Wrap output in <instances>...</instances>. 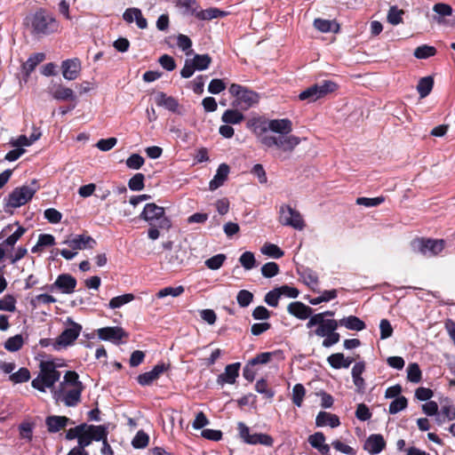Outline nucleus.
Instances as JSON below:
<instances>
[{
    "mask_svg": "<svg viewBox=\"0 0 455 455\" xmlns=\"http://www.w3.org/2000/svg\"><path fill=\"white\" fill-rule=\"evenodd\" d=\"M291 131L292 123L290 119H272L267 122V126L262 127L256 135L265 148L279 149L281 153L278 154V157L284 159L282 153H291L301 141L299 137L290 134Z\"/></svg>",
    "mask_w": 455,
    "mask_h": 455,
    "instance_id": "obj_1",
    "label": "nucleus"
},
{
    "mask_svg": "<svg viewBox=\"0 0 455 455\" xmlns=\"http://www.w3.org/2000/svg\"><path fill=\"white\" fill-rule=\"evenodd\" d=\"M84 385L76 371H68L63 377L59 387L52 391L57 403L61 402L68 407H74L81 401Z\"/></svg>",
    "mask_w": 455,
    "mask_h": 455,
    "instance_id": "obj_2",
    "label": "nucleus"
},
{
    "mask_svg": "<svg viewBox=\"0 0 455 455\" xmlns=\"http://www.w3.org/2000/svg\"><path fill=\"white\" fill-rule=\"evenodd\" d=\"M60 366L54 360H42L39 363V373L31 382L32 387L40 392L52 388L60 379V372L57 370Z\"/></svg>",
    "mask_w": 455,
    "mask_h": 455,
    "instance_id": "obj_3",
    "label": "nucleus"
},
{
    "mask_svg": "<svg viewBox=\"0 0 455 455\" xmlns=\"http://www.w3.org/2000/svg\"><path fill=\"white\" fill-rule=\"evenodd\" d=\"M29 21L34 35L47 36L57 33L60 28V22L44 9L36 11L29 18Z\"/></svg>",
    "mask_w": 455,
    "mask_h": 455,
    "instance_id": "obj_4",
    "label": "nucleus"
},
{
    "mask_svg": "<svg viewBox=\"0 0 455 455\" xmlns=\"http://www.w3.org/2000/svg\"><path fill=\"white\" fill-rule=\"evenodd\" d=\"M140 217L150 226L157 225L159 228L166 230L172 228V221L165 215L164 208L154 203L147 204Z\"/></svg>",
    "mask_w": 455,
    "mask_h": 455,
    "instance_id": "obj_5",
    "label": "nucleus"
},
{
    "mask_svg": "<svg viewBox=\"0 0 455 455\" xmlns=\"http://www.w3.org/2000/svg\"><path fill=\"white\" fill-rule=\"evenodd\" d=\"M445 246L443 239H425L417 238L411 243V250L416 253H420L425 257L430 258L438 255Z\"/></svg>",
    "mask_w": 455,
    "mask_h": 455,
    "instance_id": "obj_6",
    "label": "nucleus"
},
{
    "mask_svg": "<svg viewBox=\"0 0 455 455\" xmlns=\"http://www.w3.org/2000/svg\"><path fill=\"white\" fill-rule=\"evenodd\" d=\"M64 323L65 329L53 343V347L56 350L71 346L79 337L83 329L82 325L74 322L71 317H68Z\"/></svg>",
    "mask_w": 455,
    "mask_h": 455,
    "instance_id": "obj_7",
    "label": "nucleus"
},
{
    "mask_svg": "<svg viewBox=\"0 0 455 455\" xmlns=\"http://www.w3.org/2000/svg\"><path fill=\"white\" fill-rule=\"evenodd\" d=\"M38 189V185L34 180L30 185L18 187L8 196L7 206L18 208L26 204L34 196Z\"/></svg>",
    "mask_w": 455,
    "mask_h": 455,
    "instance_id": "obj_8",
    "label": "nucleus"
},
{
    "mask_svg": "<svg viewBox=\"0 0 455 455\" xmlns=\"http://www.w3.org/2000/svg\"><path fill=\"white\" fill-rule=\"evenodd\" d=\"M337 89V84L331 80H324L315 84L301 92L299 95L300 100L314 102Z\"/></svg>",
    "mask_w": 455,
    "mask_h": 455,
    "instance_id": "obj_9",
    "label": "nucleus"
},
{
    "mask_svg": "<svg viewBox=\"0 0 455 455\" xmlns=\"http://www.w3.org/2000/svg\"><path fill=\"white\" fill-rule=\"evenodd\" d=\"M229 92L235 97V105L241 109L246 110L259 101V94L237 84H232Z\"/></svg>",
    "mask_w": 455,
    "mask_h": 455,
    "instance_id": "obj_10",
    "label": "nucleus"
},
{
    "mask_svg": "<svg viewBox=\"0 0 455 455\" xmlns=\"http://www.w3.org/2000/svg\"><path fill=\"white\" fill-rule=\"evenodd\" d=\"M278 220L283 226L291 227L297 230H302L306 226L300 212L290 204L280 206Z\"/></svg>",
    "mask_w": 455,
    "mask_h": 455,
    "instance_id": "obj_11",
    "label": "nucleus"
},
{
    "mask_svg": "<svg viewBox=\"0 0 455 455\" xmlns=\"http://www.w3.org/2000/svg\"><path fill=\"white\" fill-rule=\"evenodd\" d=\"M84 428L80 433L78 446L85 448L89 446L92 441H100L108 437V427L103 425L94 426L84 423Z\"/></svg>",
    "mask_w": 455,
    "mask_h": 455,
    "instance_id": "obj_12",
    "label": "nucleus"
},
{
    "mask_svg": "<svg viewBox=\"0 0 455 455\" xmlns=\"http://www.w3.org/2000/svg\"><path fill=\"white\" fill-rule=\"evenodd\" d=\"M237 430L240 438L248 444L256 445L261 444L267 447H271L274 444V439L272 436L262 433L251 434L249 427L243 422L237 423Z\"/></svg>",
    "mask_w": 455,
    "mask_h": 455,
    "instance_id": "obj_13",
    "label": "nucleus"
},
{
    "mask_svg": "<svg viewBox=\"0 0 455 455\" xmlns=\"http://www.w3.org/2000/svg\"><path fill=\"white\" fill-rule=\"evenodd\" d=\"M314 326H317L314 333L318 337L324 338L330 332H332V331H336L339 323L338 321L334 319H323L321 315H311L307 323V327L311 329Z\"/></svg>",
    "mask_w": 455,
    "mask_h": 455,
    "instance_id": "obj_14",
    "label": "nucleus"
},
{
    "mask_svg": "<svg viewBox=\"0 0 455 455\" xmlns=\"http://www.w3.org/2000/svg\"><path fill=\"white\" fill-rule=\"evenodd\" d=\"M76 279L69 274L60 275L55 282L52 283L47 289L53 292L58 290L64 294H71L75 291L76 286Z\"/></svg>",
    "mask_w": 455,
    "mask_h": 455,
    "instance_id": "obj_15",
    "label": "nucleus"
},
{
    "mask_svg": "<svg viewBox=\"0 0 455 455\" xmlns=\"http://www.w3.org/2000/svg\"><path fill=\"white\" fill-rule=\"evenodd\" d=\"M62 243L67 244L68 247H70L72 250L76 251L78 250L93 248L96 244V241L92 236L89 235H76L66 239Z\"/></svg>",
    "mask_w": 455,
    "mask_h": 455,
    "instance_id": "obj_16",
    "label": "nucleus"
},
{
    "mask_svg": "<svg viewBox=\"0 0 455 455\" xmlns=\"http://www.w3.org/2000/svg\"><path fill=\"white\" fill-rule=\"evenodd\" d=\"M50 94L56 100L60 101H76V95L75 92L60 84H53L50 90Z\"/></svg>",
    "mask_w": 455,
    "mask_h": 455,
    "instance_id": "obj_17",
    "label": "nucleus"
},
{
    "mask_svg": "<svg viewBox=\"0 0 455 455\" xmlns=\"http://www.w3.org/2000/svg\"><path fill=\"white\" fill-rule=\"evenodd\" d=\"M166 370L167 367L164 363H158L155 365L151 371L140 374L137 378V380L141 386H149L155 380H156Z\"/></svg>",
    "mask_w": 455,
    "mask_h": 455,
    "instance_id": "obj_18",
    "label": "nucleus"
},
{
    "mask_svg": "<svg viewBox=\"0 0 455 455\" xmlns=\"http://www.w3.org/2000/svg\"><path fill=\"white\" fill-rule=\"evenodd\" d=\"M240 363H235L226 366L223 373L217 378V383L220 386L224 384H234L239 376Z\"/></svg>",
    "mask_w": 455,
    "mask_h": 455,
    "instance_id": "obj_19",
    "label": "nucleus"
},
{
    "mask_svg": "<svg viewBox=\"0 0 455 455\" xmlns=\"http://www.w3.org/2000/svg\"><path fill=\"white\" fill-rule=\"evenodd\" d=\"M61 68L65 79L68 81L75 80L80 73V60L78 59L66 60L62 62Z\"/></svg>",
    "mask_w": 455,
    "mask_h": 455,
    "instance_id": "obj_20",
    "label": "nucleus"
},
{
    "mask_svg": "<svg viewBox=\"0 0 455 455\" xmlns=\"http://www.w3.org/2000/svg\"><path fill=\"white\" fill-rule=\"evenodd\" d=\"M98 336L100 339L118 343L125 336V332L121 327H104L98 330Z\"/></svg>",
    "mask_w": 455,
    "mask_h": 455,
    "instance_id": "obj_21",
    "label": "nucleus"
},
{
    "mask_svg": "<svg viewBox=\"0 0 455 455\" xmlns=\"http://www.w3.org/2000/svg\"><path fill=\"white\" fill-rule=\"evenodd\" d=\"M123 19L127 23H132L133 21H135L136 25L140 29H145L148 27V21L143 17L140 9L136 7H131L126 9L123 14Z\"/></svg>",
    "mask_w": 455,
    "mask_h": 455,
    "instance_id": "obj_22",
    "label": "nucleus"
},
{
    "mask_svg": "<svg viewBox=\"0 0 455 455\" xmlns=\"http://www.w3.org/2000/svg\"><path fill=\"white\" fill-rule=\"evenodd\" d=\"M386 446V442L381 435H371L365 443L364 450L370 454L375 455L380 453Z\"/></svg>",
    "mask_w": 455,
    "mask_h": 455,
    "instance_id": "obj_23",
    "label": "nucleus"
},
{
    "mask_svg": "<svg viewBox=\"0 0 455 455\" xmlns=\"http://www.w3.org/2000/svg\"><path fill=\"white\" fill-rule=\"evenodd\" d=\"M287 311L300 320L310 318L312 314V308L300 301L291 302L287 307Z\"/></svg>",
    "mask_w": 455,
    "mask_h": 455,
    "instance_id": "obj_24",
    "label": "nucleus"
},
{
    "mask_svg": "<svg viewBox=\"0 0 455 455\" xmlns=\"http://www.w3.org/2000/svg\"><path fill=\"white\" fill-rule=\"evenodd\" d=\"M45 60V54L38 52L31 55L27 61L22 64V73L24 80L27 81L36 67Z\"/></svg>",
    "mask_w": 455,
    "mask_h": 455,
    "instance_id": "obj_25",
    "label": "nucleus"
},
{
    "mask_svg": "<svg viewBox=\"0 0 455 455\" xmlns=\"http://www.w3.org/2000/svg\"><path fill=\"white\" fill-rule=\"evenodd\" d=\"M309 444L322 455H329L330 446L325 443V436L322 432H316L308 436Z\"/></svg>",
    "mask_w": 455,
    "mask_h": 455,
    "instance_id": "obj_26",
    "label": "nucleus"
},
{
    "mask_svg": "<svg viewBox=\"0 0 455 455\" xmlns=\"http://www.w3.org/2000/svg\"><path fill=\"white\" fill-rule=\"evenodd\" d=\"M229 173V166L226 164H221L219 165L216 174L213 179L210 181L209 188L211 190H215L218 188L221 187L225 180L228 179Z\"/></svg>",
    "mask_w": 455,
    "mask_h": 455,
    "instance_id": "obj_27",
    "label": "nucleus"
},
{
    "mask_svg": "<svg viewBox=\"0 0 455 455\" xmlns=\"http://www.w3.org/2000/svg\"><path fill=\"white\" fill-rule=\"evenodd\" d=\"M455 419V406L449 401L442 404L440 411L435 418L437 424L441 425L445 421Z\"/></svg>",
    "mask_w": 455,
    "mask_h": 455,
    "instance_id": "obj_28",
    "label": "nucleus"
},
{
    "mask_svg": "<svg viewBox=\"0 0 455 455\" xmlns=\"http://www.w3.org/2000/svg\"><path fill=\"white\" fill-rule=\"evenodd\" d=\"M340 424L339 419L337 415L326 411H320L315 419V425L318 427L330 426L331 427H337Z\"/></svg>",
    "mask_w": 455,
    "mask_h": 455,
    "instance_id": "obj_29",
    "label": "nucleus"
},
{
    "mask_svg": "<svg viewBox=\"0 0 455 455\" xmlns=\"http://www.w3.org/2000/svg\"><path fill=\"white\" fill-rule=\"evenodd\" d=\"M68 421L69 419L65 416H49L45 419V424L50 433H57L64 428Z\"/></svg>",
    "mask_w": 455,
    "mask_h": 455,
    "instance_id": "obj_30",
    "label": "nucleus"
},
{
    "mask_svg": "<svg viewBox=\"0 0 455 455\" xmlns=\"http://www.w3.org/2000/svg\"><path fill=\"white\" fill-rule=\"evenodd\" d=\"M155 101L158 106L164 107V108L172 112H175L179 107L178 100L175 98L168 96L167 94L162 92H158L156 95Z\"/></svg>",
    "mask_w": 455,
    "mask_h": 455,
    "instance_id": "obj_31",
    "label": "nucleus"
},
{
    "mask_svg": "<svg viewBox=\"0 0 455 455\" xmlns=\"http://www.w3.org/2000/svg\"><path fill=\"white\" fill-rule=\"evenodd\" d=\"M339 325L347 328L351 331H363L365 329L366 325L363 321L355 315H349L340 319L338 322Z\"/></svg>",
    "mask_w": 455,
    "mask_h": 455,
    "instance_id": "obj_32",
    "label": "nucleus"
},
{
    "mask_svg": "<svg viewBox=\"0 0 455 455\" xmlns=\"http://www.w3.org/2000/svg\"><path fill=\"white\" fill-rule=\"evenodd\" d=\"M364 369L365 365L363 362L356 363L352 368L353 382L358 390L364 388V379L362 378Z\"/></svg>",
    "mask_w": 455,
    "mask_h": 455,
    "instance_id": "obj_33",
    "label": "nucleus"
},
{
    "mask_svg": "<svg viewBox=\"0 0 455 455\" xmlns=\"http://www.w3.org/2000/svg\"><path fill=\"white\" fill-rule=\"evenodd\" d=\"M243 119L244 116L236 109H227L221 116V121L228 124H240Z\"/></svg>",
    "mask_w": 455,
    "mask_h": 455,
    "instance_id": "obj_34",
    "label": "nucleus"
},
{
    "mask_svg": "<svg viewBox=\"0 0 455 455\" xmlns=\"http://www.w3.org/2000/svg\"><path fill=\"white\" fill-rule=\"evenodd\" d=\"M24 345V339L21 334H16L7 339L4 344V348L9 352H17Z\"/></svg>",
    "mask_w": 455,
    "mask_h": 455,
    "instance_id": "obj_35",
    "label": "nucleus"
},
{
    "mask_svg": "<svg viewBox=\"0 0 455 455\" xmlns=\"http://www.w3.org/2000/svg\"><path fill=\"white\" fill-rule=\"evenodd\" d=\"M185 291V288L182 285H179L176 287L167 286L157 291L156 297L157 299H164L167 296H172L173 298H177L180 296Z\"/></svg>",
    "mask_w": 455,
    "mask_h": 455,
    "instance_id": "obj_36",
    "label": "nucleus"
},
{
    "mask_svg": "<svg viewBox=\"0 0 455 455\" xmlns=\"http://www.w3.org/2000/svg\"><path fill=\"white\" fill-rule=\"evenodd\" d=\"M299 275L305 284L308 287L314 288L318 285V275L315 271L310 268H305Z\"/></svg>",
    "mask_w": 455,
    "mask_h": 455,
    "instance_id": "obj_37",
    "label": "nucleus"
},
{
    "mask_svg": "<svg viewBox=\"0 0 455 455\" xmlns=\"http://www.w3.org/2000/svg\"><path fill=\"white\" fill-rule=\"evenodd\" d=\"M434 80L430 76H426L419 81L417 91L420 98L427 97L433 89Z\"/></svg>",
    "mask_w": 455,
    "mask_h": 455,
    "instance_id": "obj_38",
    "label": "nucleus"
},
{
    "mask_svg": "<svg viewBox=\"0 0 455 455\" xmlns=\"http://www.w3.org/2000/svg\"><path fill=\"white\" fill-rule=\"evenodd\" d=\"M314 27L323 33L336 32L338 30V25L335 22L323 19H315L314 20Z\"/></svg>",
    "mask_w": 455,
    "mask_h": 455,
    "instance_id": "obj_39",
    "label": "nucleus"
},
{
    "mask_svg": "<svg viewBox=\"0 0 455 455\" xmlns=\"http://www.w3.org/2000/svg\"><path fill=\"white\" fill-rule=\"evenodd\" d=\"M433 10L438 15L434 17V19L438 23H441L443 21V17L451 16L452 14L451 6L446 4H435L433 7Z\"/></svg>",
    "mask_w": 455,
    "mask_h": 455,
    "instance_id": "obj_40",
    "label": "nucleus"
},
{
    "mask_svg": "<svg viewBox=\"0 0 455 455\" xmlns=\"http://www.w3.org/2000/svg\"><path fill=\"white\" fill-rule=\"evenodd\" d=\"M134 298L135 297L132 293H125L120 296H116L110 299L108 306L112 309L119 308L122 306L132 301Z\"/></svg>",
    "mask_w": 455,
    "mask_h": 455,
    "instance_id": "obj_41",
    "label": "nucleus"
},
{
    "mask_svg": "<svg viewBox=\"0 0 455 455\" xmlns=\"http://www.w3.org/2000/svg\"><path fill=\"white\" fill-rule=\"evenodd\" d=\"M197 70H205L209 68L212 58L208 54H196L191 60Z\"/></svg>",
    "mask_w": 455,
    "mask_h": 455,
    "instance_id": "obj_42",
    "label": "nucleus"
},
{
    "mask_svg": "<svg viewBox=\"0 0 455 455\" xmlns=\"http://www.w3.org/2000/svg\"><path fill=\"white\" fill-rule=\"evenodd\" d=\"M260 251L262 254L274 259H280L283 255V251L277 245L269 243H265L261 247Z\"/></svg>",
    "mask_w": 455,
    "mask_h": 455,
    "instance_id": "obj_43",
    "label": "nucleus"
},
{
    "mask_svg": "<svg viewBox=\"0 0 455 455\" xmlns=\"http://www.w3.org/2000/svg\"><path fill=\"white\" fill-rule=\"evenodd\" d=\"M337 296L338 292L337 290L335 289L323 291L320 296L310 299L309 303L311 305H318L322 302H328L331 299H334L335 298H337Z\"/></svg>",
    "mask_w": 455,
    "mask_h": 455,
    "instance_id": "obj_44",
    "label": "nucleus"
},
{
    "mask_svg": "<svg viewBox=\"0 0 455 455\" xmlns=\"http://www.w3.org/2000/svg\"><path fill=\"white\" fill-rule=\"evenodd\" d=\"M30 379V372L27 368H20L16 372L9 376V379L14 384L23 383L28 381Z\"/></svg>",
    "mask_w": 455,
    "mask_h": 455,
    "instance_id": "obj_45",
    "label": "nucleus"
},
{
    "mask_svg": "<svg viewBox=\"0 0 455 455\" xmlns=\"http://www.w3.org/2000/svg\"><path fill=\"white\" fill-rule=\"evenodd\" d=\"M305 395L306 389L304 386L302 384H296L292 388L291 400L293 403L298 407H301Z\"/></svg>",
    "mask_w": 455,
    "mask_h": 455,
    "instance_id": "obj_46",
    "label": "nucleus"
},
{
    "mask_svg": "<svg viewBox=\"0 0 455 455\" xmlns=\"http://www.w3.org/2000/svg\"><path fill=\"white\" fill-rule=\"evenodd\" d=\"M227 257L225 254L220 253L211 257L204 261L205 266L212 270H218L225 262Z\"/></svg>",
    "mask_w": 455,
    "mask_h": 455,
    "instance_id": "obj_47",
    "label": "nucleus"
},
{
    "mask_svg": "<svg viewBox=\"0 0 455 455\" xmlns=\"http://www.w3.org/2000/svg\"><path fill=\"white\" fill-rule=\"evenodd\" d=\"M407 379L413 383H419L421 380V371L418 363H412L408 365Z\"/></svg>",
    "mask_w": 455,
    "mask_h": 455,
    "instance_id": "obj_48",
    "label": "nucleus"
},
{
    "mask_svg": "<svg viewBox=\"0 0 455 455\" xmlns=\"http://www.w3.org/2000/svg\"><path fill=\"white\" fill-rule=\"evenodd\" d=\"M239 262L246 270H251L256 267V259L251 251L243 252L239 258Z\"/></svg>",
    "mask_w": 455,
    "mask_h": 455,
    "instance_id": "obj_49",
    "label": "nucleus"
},
{
    "mask_svg": "<svg viewBox=\"0 0 455 455\" xmlns=\"http://www.w3.org/2000/svg\"><path fill=\"white\" fill-rule=\"evenodd\" d=\"M436 50L435 47L426 44L417 47L414 51V56L417 59H427L434 56Z\"/></svg>",
    "mask_w": 455,
    "mask_h": 455,
    "instance_id": "obj_50",
    "label": "nucleus"
},
{
    "mask_svg": "<svg viewBox=\"0 0 455 455\" xmlns=\"http://www.w3.org/2000/svg\"><path fill=\"white\" fill-rule=\"evenodd\" d=\"M0 310L14 312L16 310V299L14 296L8 294L0 299Z\"/></svg>",
    "mask_w": 455,
    "mask_h": 455,
    "instance_id": "obj_51",
    "label": "nucleus"
},
{
    "mask_svg": "<svg viewBox=\"0 0 455 455\" xmlns=\"http://www.w3.org/2000/svg\"><path fill=\"white\" fill-rule=\"evenodd\" d=\"M408 402L404 396L396 397L389 405V413L396 414L407 407Z\"/></svg>",
    "mask_w": 455,
    "mask_h": 455,
    "instance_id": "obj_52",
    "label": "nucleus"
},
{
    "mask_svg": "<svg viewBox=\"0 0 455 455\" xmlns=\"http://www.w3.org/2000/svg\"><path fill=\"white\" fill-rule=\"evenodd\" d=\"M144 180L145 177L142 173H136L128 182L129 188L132 191L142 190L144 188Z\"/></svg>",
    "mask_w": 455,
    "mask_h": 455,
    "instance_id": "obj_53",
    "label": "nucleus"
},
{
    "mask_svg": "<svg viewBox=\"0 0 455 455\" xmlns=\"http://www.w3.org/2000/svg\"><path fill=\"white\" fill-rule=\"evenodd\" d=\"M385 202L384 196H378L374 198L368 197H358L356 199V204L358 205H363L365 207H375Z\"/></svg>",
    "mask_w": 455,
    "mask_h": 455,
    "instance_id": "obj_54",
    "label": "nucleus"
},
{
    "mask_svg": "<svg viewBox=\"0 0 455 455\" xmlns=\"http://www.w3.org/2000/svg\"><path fill=\"white\" fill-rule=\"evenodd\" d=\"M148 435L145 432L139 431L134 436L132 443L134 448L142 449L148 444Z\"/></svg>",
    "mask_w": 455,
    "mask_h": 455,
    "instance_id": "obj_55",
    "label": "nucleus"
},
{
    "mask_svg": "<svg viewBox=\"0 0 455 455\" xmlns=\"http://www.w3.org/2000/svg\"><path fill=\"white\" fill-rule=\"evenodd\" d=\"M236 299L240 307H245L251 303L253 294L247 290H241L237 294Z\"/></svg>",
    "mask_w": 455,
    "mask_h": 455,
    "instance_id": "obj_56",
    "label": "nucleus"
},
{
    "mask_svg": "<svg viewBox=\"0 0 455 455\" xmlns=\"http://www.w3.org/2000/svg\"><path fill=\"white\" fill-rule=\"evenodd\" d=\"M279 272V267L275 262H267L261 267V274L264 277L271 278Z\"/></svg>",
    "mask_w": 455,
    "mask_h": 455,
    "instance_id": "obj_57",
    "label": "nucleus"
},
{
    "mask_svg": "<svg viewBox=\"0 0 455 455\" xmlns=\"http://www.w3.org/2000/svg\"><path fill=\"white\" fill-rule=\"evenodd\" d=\"M403 12L395 6H392L387 13V20L392 25H398L403 20Z\"/></svg>",
    "mask_w": 455,
    "mask_h": 455,
    "instance_id": "obj_58",
    "label": "nucleus"
},
{
    "mask_svg": "<svg viewBox=\"0 0 455 455\" xmlns=\"http://www.w3.org/2000/svg\"><path fill=\"white\" fill-rule=\"evenodd\" d=\"M144 158L139 154L131 155L126 160V165L132 170H139L144 164Z\"/></svg>",
    "mask_w": 455,
    "mask_h": 455,
    "instance_id": "obj_59",
    "label": "nucleus"
},
{
    "mask_svg": "<svg viewBox=\"0 0 455 455\" xmlns=\"http://www.w3.org/2000/svg\"><path fill=\"white\" fill-rule=\"evenodd\" d=\"M20 438L25 439L28 442L33 437V424L30 422H23L19 427Z\"/></svg>",
    "mask_w": 455,
    "mask_h": 455,
    "instance_id": "obj_60",
    "label": "nucleus"
},
{
    "mask_svg": "<svg viewBox=\"0 0 455 455\" xmlns=\"http://www.w3.org/2000/svg\"><path fill=\"white\" fill-rule=\"evenodd\" d=\"M281 298L279 290L277 288L268 291L264 298V301L270 307H276L278 306L279 299Z\"/></svg>",
    "mask_w": 455,
    "mask_h": 455,
    "instance_id": "obj_61",
    "label": "nucleus"
},
{
    "mask_svg": "<svg viewBox=\"0 0 455 455\" xmlns=\"http://www.w3.org/2000/svg\"><path fill=\"white\" fill-rule=\"evenodd\" d=\"M25 232L26 229L23 227H18V228L4 241V244L13 246Z\"/></svg>",
    "mask_w": 455,
    "mask_h": 455,
    "instance_id": "obj_62",
    "label": "nucleus"
},
{
    "mask_svg": "<svg viewBox=\"0 0 455 455\" xmlns=\"http://www.w3.org/2000/svg\"><path fill=\"white\" fill-rule=\"evenodd\" d=\"M117 143V140L114 137H111V138H108V139H101L100 140L97 144H96V147L101 150V151H108L110 149H112Z\"/></svg>",
    "mask_w": 455,
    "mask_h": 455,
    "instance_id": "obj_63",
    "label": "nucleus"
},
{
    "mask_svg": "<svg viewBox=\"0 0 455 455\" xmlns=\"http://www.w3.org/2000/svg\"><path fill=\"white\" fill-rule=\"evenodd\" d=\"M380 329V339H386L392 336L393 334V327L390 322L387 319H382L379 323Z\"/></svg>",
    "mask_w": 455,
    "mask_h": 455,
    "instance_id": "obj_64",
    "label": "nucleus"
}]
</instances>
